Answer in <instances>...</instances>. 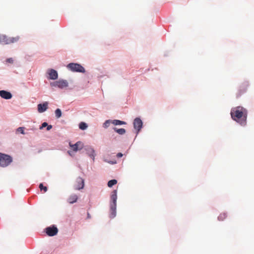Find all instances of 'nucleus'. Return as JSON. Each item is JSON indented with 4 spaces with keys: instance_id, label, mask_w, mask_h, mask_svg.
<instances>
[{
    "instance_id": "obj_1",
    "label": "nucleus",
    "mask_w": 254,
    "mask_h": 254,
    "mask_svg": "<svg viewBox=\"0 0 254 254\" xmlns=\"http://www.w3.org/2000/svg\"><path fill=\"white\" fill-rule=\"evenodd\" d=\"M247 114V110L241 106L233 108L231 111L232 119L242 126H245L246 124Z\"/></svg>"
},
{
    "instance_id": "obj_13",
    "label": "nucleus",
    "mask_w": 254,
    "mask_h": 254,
    "mask_svg": "<svg viewBox=\"0 0 254 254\" xmlns=\"http://www.w3.org/2000/svg\"><path fill=\"white\" fill-rule=\"evenodd\" d=\"M111 198V202H110V205H117V191L116 190H114L112 191Z\"/></svg>"
},
{
    "instance_id": "obj_10",
    "label": "nucleus",
    "mask_w": 254,
    "mask_h": 254,
    "mask_svg": "<svg viewBox=\"0 0 254 254\" xmlns=\"http://www.w3.org/2000/svg\"><path fill=\"white\" fill-rule=\"evenodd\" d=\"M48 107V102H44L42 104H39L37 106L38 111L39 113H43L47 110Z\"/></svg>"
},
{
    "instance_id": "obj_32",
    "label": "nucleus",
    "mask_w": 254,
    "mask_h": 254,
    "mask_svg": "<svg viewBox=\"0 0 254 254\" xmlns=\"http://www.w3.org/2000/svg\"><path fill=\"white\" fill-rule=\"evenodd\" d=\"M240 95H241V93H240L238 94V96H240Z\"/></svg>"
},
{
    "instance_id": "obj_23",
    "label": "nucleus",
    "mask_w": 254,
    "mask_h": 254,
    "mask_svg": "<svg viewBox=\"0 0 254 254\" xmlns=\"http://www.w3.org/2000/svg\"><path fill=\"white\" fill-rule=\"evenodd\" d=\"M112 121H110V120H107V121L104 123V125H103V127H104L105 128H107V127H108L109 126V125H110V123H112Z\"/></svg>"
},
{
    "instance_id": "obj_12",
    "label": "nucleus",
    "mask_w": 254,
    "mask_h": 254,
    "mask_svg": "<svg viewBox=\"0 0 254 254\" xmlns=\"http://www.w3.org/2000/svg\"><path fill=\"white\" fill-rule=\"evenodd\" d=\"M0 96L5 99H10L12 98L11 94L5 90L0 91Z\"/></svg>"
},
{
    "instance_id": "obj_18",
    "label": "nucleus",
    "mask_w": 254,
    "mask_h": 254,
    "mask_svg": "<svg viewBox=\"0 0 254 254\" xmlns=\"http://www.w3.org/2000/svg\"><path fill=\"white\" fill-rule=\"evenodd\" d=\"M227 217V214L225 212L221 213L218 217V219L219 221H223Z\"/></svg>"
},
{
    "instance_id": "obj_7",
    "label": "nucleus",
    "mask_w": 254,
    "mask_h": 254,
    "mask_svg": "<svg viewBox=\"0 0 254 254\" xmlns=\"http://www.w3.org/2000/svg\"><path fill=\"white\" fill-rule=\"evenodd\" d=\"M46 232L48 236H54L57 234L58 229L56 226L53 225L46 228Z\"/></svg>"
},
{
    "instance_id": "obj_25",
    "label": "nucleus",
    "mask_w": 254,
    "mask_h": 254,
    "mask_svg": "<svg viewBox=\"0 0 254 254\" xmlns=\"http://www.w3.org/2000/svg\"><path fill=\"white\" fill-rule=\"evenodd\" d=\"M24 128L23 127H19L17 129V131L18 132H20L21 133H22L23 134H24L25 132H24Z\"/></svg>"
},
{
    "instance_id": "obj_19",
    "label": "nucleus",
    "mask_w": 254,
    "mask_h": 254,
    "mask_svg": "<svg viewBox=\"0 0 254 254\" xmlns=\"http://www.w3.org/2000/svg\"><path fill=\"white\" fill-rule=\"evenodd\" d=\"M88 151L89 155L94 160V157H95V154H94L95 151H94V149L91 148H89Z\"/></svg>"
},
{
    "instance_id": "obj_6",
    "label": "nucleus",
    "mask_w": 254,
    "mask_h": 254,
    "mask_svg": "<svg viewBox=\"0 0 254 254\" xmlns=\"http://www.w3.org/2000/svg\"><path fill=\"white\" fill-rule=\"evenodd\" d=\"M84 187V180L81 177H78L74 185V189L77 190H80L83 189Z\"/></svg>"
},
{
    "instance_id": "obj_5",
    "label": "nucleus",
    "mask_w": 254,
    "mask_h": 254,
    "mask_svg": "<svg viewBox=\"0 0 254 254\" xmlns=\"http://www.w3.org/2000/svg\"><path fill=\"white\" fill-rule=\"evenodd\" d=\"M50 85L52 87H58L60 89H63L68 86V83L66 80L60 79L51 83Z\"/></svg>"
},
{
    "instance_id": "obj_20",
    "label": "nucleus",
    "mask_w": 254,
    "mask_h": 254,
    "mask_svg": "<svg viewBox=\"0 0 254 254\" xmlns=\"http://www.w3.org/2000/svg\"><path fill=\"white\" fill-rule=\"evenodd\" d=\"M117 183V181L116 180H111L109 181L108 183V186L110 188L112 187L113 186L116 185Z\"/></svg>"
},
{
    "instance_id": "obj_9",
    "label": "nucleus",
    "mask_w": 254,
    "mask_h": 254,
    "mask_svg": "<svg viewBox=\"0 0 254 254\" xmlns=\"http://www.w3.org/2000/svg\"><path fill=\"white\" fill-rule=\"evenodd\" d=\"M133 127L134 128L137 130V132H138L142 127V121L139 118H135L133 122Z\"/></svg>"
},
{
    "instance_id": "obj_30",
    "label": "nucleus",
    "mask_w": 254,
    "mask_h": 254,
    "mask_svg": "<svg viewBox=\"0 0 254 254\" xmlns=\"http://www.w3.org/2000/svg\"><path fill=\"white\" fill-rule=\"evenodd\" d=\"M116 162H111V164H115Z\"/></svg>"
},
{
    "instance_id": "obj_27",
    "label": "nucleus",
    "mask_w": 254,
    "mask_h": 254,
    "mask_svg": "<svg viewBox=\"0 0 254 254\" xmlns=\"http://www.w3.org/2000/svg\"><path fill=\"white\" fill-rule=\"evenodd\" d=\"M123 156V154L122 153H118L117 154V157L118 158H121V157H122Z\"/></svg>"
},
{
    "instance_id": "obj_31",
    "label": "nucleus",
    "mask_w": 254,
    "mask_h": 254,
    "mask_svg": "<svg viewBox=\"0 0 254 254\" xmlns=\"http://www.w3.org/2000/svg\"><path fill=\"white\" fill-rule=\"evenodd\" d=\"M68 154H70V155L71 154H70V151H68Z\"/></svg>"
},
{
    "instance_id": "obj_11",
    "label": "nucleus",
    "mask_w": 254,
    "mask_h": 254,
    "mask_svg": "<svg viewBox=\"0 0 254 254\" xmlns=\"http://www.w3.org/2000/svg\"><path fill=\"white\" fill-rule=\"evenodd\" d=\"M49 75V78L52 80H55L58 78V74L56 70L53 69H51L48 71Z\"/></svg>"
},
{
    "instance_id": "obj_16",
    "label": "nucleus",
    "mask_w": 254,
    "mask_h": 254,
    "mask_svg": "<svg viewBox=\"0 0 254 254\" xmlns=\"http://www.w3.org/2000/svg\"><path fill=\"white\" fill-rule=\"evenodd\" d=\"M112 123L114 125H122L126 124V123L125 122L118 120H114L112 121Z\"/></svg>"
},
{
    "instance_id": "obj_4",
    "label": "nucleus",
    "mask_w": 254,
    "mask_h": 254,
    "mask_svg": "<svg viewBox=\"0 0 254 254\" xmlns=\"http://www.w3.org/2000/svg\"><path fill=\"white\" fill-rule=\"evenodd\" d=\"M67 68L72 72H85V68L81 64L77 63H70L67 65Z\"/></svg>"
},
{
    "instance_id": "obj_15",
    "label": "nucleus",
    "mask_w": 254,
    "mask_h": 254,
    "mask_svg": "<svg viewBox=\"0 0 254 254\" xmlns=\"http://www.w3.org/2000/svg\"><path fill=\"white\" fill-rule=\"evenodd\" d=\"M116 206L117 205H110V217L111 218H114L116 215Z\"/></svg>"
},
{
    "instance_id": "obj_3",
    "label": "nucleus",
    "mask_w": 254,
    "mask_h": 254,
    "mask_svg": "<svg viewBox=\"0 0 254 254\" xmlns=\"http://www.w3.org/2000/svg\"><path fill=\"white\" fill-rule=\"evenodd\" d=\"M12 161V157L7 154L0 153V166L5 167Z\"/></svg>"
},
{
    "instance_id": "obj_2",
    "label": "nucleus",
    "mask_w": 254,
    "mask_h": 254,
    "mask_svg": "<svg viewBox=\"0 0 254 254\" xmlns=\"http://www.w3.org/2000/svg\"><path fill=\"white\" fill-rule=\"evenodd\" d=\"M20 39L19 36L8 37L5 35L0 34V43L3 45L10 44L17 42Z\"/></svg>"
},
{
    "instance_id": "obj_17",
    "label": "nucleus",
    "mask_w": 254,
    "mask_h": 254,
    "mask_svg": "<svg viewBox=\"0 0 254 254\" xmlns=\"http://www.w3.org/2000/svg\"><path fill=\"white\" fill-rule=\"evenodd\" d=\"M114 129L116 132L121 135L124 134L126 132L124 128H117V127H114Z\"/></svg>"
},
{
    "instance_id": "obj_24",
    "label": "nucleus",
    "mask_w": 254,
    "mask_h": 254,
    "mask_svg": "<svg viewBox=\"0 0 254 254\" xmlns=\"http://www.w3.org/2000/svg\"><path fill=\"white\" fill-rule=\"evenodd\" d=\"M39 188L41 190H44V192H46L47 191V188L46 187H44L42 184H40Z\"/></svg>"
},
{
    "instance_id": "obj_28",
    "label": "nucleus",
    "mask_w": 254,
    "mask_h": 254,
    "mask_svg": "<svg viewBox=\"0 0 254 254\" xmlns=\"http://www.w3.org/2000/svg\"><path fill=\"white\" fill-rule=\"evenodd\" d=\"M7 62L9 63H13V60L11 58H9L7 59Z\"/></svg>"
},
{
    "instance_id": "obj_8",
    "label": "nucleus",
    "mask_w": 254,
    "mask_h": 254,
    "mask_svg": "<svg viewBox=\"0 0 254 254\" xmlns=\"http://www.w3.org/2000/svg\"><path fill=\"white\" fill-rule=\"evenodd\" d=\"M69 146L72 150L75 152L81 150L83 146L82 143L80 141H78L74 144L69 143Z\"/></svg>"
},
{
    "instance_id": "obj_21",
    "label": "nucleus",
    "mask_w": 254,
    "mask_h": 254,
    "mask_svg": "<svg viewBox=\"0 0 254 254\" xmlns=\"http://www.w3.org/2000/svg\"><path fill=\"white\" fill-rule=\"evenodd\" d=\"M87 125L86 123L84 122H81L79 125V127L80 129L82 130H84L87 128Z\"/></svg>"
},
{
    "instance_id": "obj_29",
    "label": "nucleus",
    "mask_w": 254,
    "mask_h": 254,
    "mask_svg": "<svg viewBox=\"0 0 254 254\" xmlns=\"http://www.w3.org/2000/svg\"><path fill=\"white\" fill-rule=\"evenodd\" d=\"M52 128V125H48L47 126V130H50Z\"/></svg>"
},
{
    "instance_id": "obj_22",
    "label": "nucleus",
    "mask_w": 254,
    "mask_h": 254,
    "mask_svg": "<svg viewBox=\"0 0 254 254\" xmlns=\"http://www.w3.org/2000/svg\"><path fill=\"white\" fill-rule=\"evenodd\" d=\"M55 115L57 118H60L62 116V111L60 109H57L55 111Z\"/></svg>"
},
{
    "instance_id": "obj_26",
    "label": "nucleus",
    "mask_w": 254,
    "mask_h": 254,
    "mask_svg": "<svg viewBox=\"0 0 254 254\" xmlns=\"http://www.w3.org/2000/svg\"><path fill=\"white\" fill-rule=\"evenodd\" d=\"M47 126H48V124H47V123H46V122H44V123H43L42 124V126H41V127H40V129H42L43 127H47Z\"/></svg>"
},
{
    "instance_id": "obj_14",
    "label": "nucleus",
    "mask_w": 254,
    "mask_h": 254,
    "mask_svg": "<svg viewBox=\"0 0 254 254\" xmlns=\"http://www.w3.org/2000/svg\"><path fill=\"white\" fill-rule=\"evenodd\" d=\"M78 196L75 194H71L67 198V202L69 203L72 204L77 201Z\"/></svg>"
}]
</instances>
